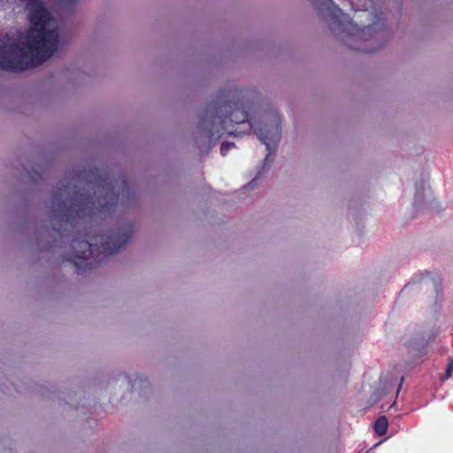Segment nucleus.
<instances>
[{
  "label": "nucleus",
  "mask_w": 453,
  "mask_h": 453,
  "mask_svg": "<svg viewBox=\"0 0 453 453\" xmlns=\"http://www.w3.org/2000/svg\"><path fill=\"white\" fill-rule=\"evenodd\" d=\"M364 14L367 15V16H370L372 13L371 12H368V10L367 8L365 9V11H363Z\"/></svg>",
  "instance_id": "obj_12"
},
{
  "label": "nucleus",
  "mask_w": 453,
  "mask_h": 453,
  "mask_svg": "<svg viewBox=\"0 0 453 453\" xmlns=\"http://www.w3.org/2000/svg\"><path fill=\"white\" fill-rule=\"evenodd\" d=\"M78 179L85 180L84 192L67 185L55 191L52 197L50 221L61 236L69 226L76 227L80 220L109 214L114 211L119 200L122 204H127L134 196L123 176L113 179L110 173H99L95 168L82 171Z\"/></svg>",
  "instance_id": "obj_2"
},
{
  "label": "nucleus",
  "mask_w": 453,
  "mask_h": 453,
  "mask_svg": "<svg viewBox=\"0 0 453 453\" xmlns=\"http://www.w3.org/2000/svg\"><path fill=\"white\" fill-rule=\"evenodd\" d=\"M311 2L324 18L330 21L334 32L339 31L358 40H368L367 35L371 36L373 26L358 27L349 19L348 14L334 4L333 0H311Z\"/></svg>",
  "instance_id": "obj_5"
},
{
  "label": "nucleus",
  "mask_w": 453,
  "mask_h": 453,
  "mask_svg": "<svg viewBox=\"0 0 453 453\" xmlns=\"http://www.w3.org/2000/svg\"><path fill=\"white\" fill-rule=\"evenodd\" d=\"M388 422L385 416H380L374 423V432L382 436L387 433Z\"/></svg>",
  "instance_id": "obj_7"
},
{
  "label": "nucleus",
  "mask_w": 453,
  "mask_h": 453,
  "mask_svg": "<svg viewBox=\"0 0 453 453\" xmlns=\"http://www.w3.org/2000/svg\"><path fill=\"white\" fill-rule=\"evenodd\" d=\"M247 108L242 90L235 88L220 90L216 100L208 105L199 120L197 130L200 136L197 137L196 142L198 143L199 139L203 137L210 143L226 133L235 134V126L247 123V133L253 129L254 134L266 146L268 154L265 161H267L274 151L273 147L276 146L280 138V118L275 113L261 124L256 125L249 120Z\"/></svg>",
  "instance_id": "obj_3"
},
{
  "label": "nucleus",
  "mask_w": 453,
  "mask_h": 453,
  "mask_svg": "<svg viewBox=\"0 0 453 453\" xmlns=\"http://www.w3.org/2000/svg\"><path fill=\"white\" fill-rule=\"evenodd\" d=\"M234 147V143L233 142H223L220 147V152L223 156H226L227 151L232 148Z\"/></svg>",
  "instance_id": "obj_9"
},
{
  "label": "nucleus",
  "mask_w": 453,
  "mask_h": 453,
  "mask_svg": "<svg viewBox=\"0 0 453 453\" xmlns=\"http://www.w3.org/2000/svg\"><path fill=\"white\" fill-rule=\"evenodd\" d=\"M452 372H453V357H450V362L448 365V368L446 370L444 376L442 377V380H446L449 379L451 377Z\"/></svg>",
  "instance_id": "obj_8"
},
{
  "label": "nucleus",
  "mask_w": 453,
  "mask_h": 453,
  "mask_svg": "<svg viewBox=\"0 0 453 453\" xmlns=\"http://www.w3.org/2000/svg\"><path fill=\"white\" fill-rule=\"evenodd\" d=\"M441 281H439V282L435 281L434 282V288H435L436 291H438V288H441Z\"/></svg>",
  "instance_id": "obj_10"
},
{
  "label": "nucleus",
  "mask_w": 453,
  "mask_h": 453,
  "mask_svg": "<svg viewBox=\"0 0 453 453\" xmlns=\"http://www.w3.org/2000/svg\"><path fill=\"white\" fill-rule=\"evenodd\" d=\"M41 0H0V69L36 67L58 50L59 32Z\"/></svg>",
  "instance_id": "obj_1"
},
{
  "label": "nucleus",
  "mask_w": 453,
  "mask_h": 453,
  "mask_svg": "<svg viewBox=\"0 0 453 453\" xmlns=\"http://www.w3.org/2000/svg\"><path fill=\"white\" fill-rule=\"evenodd\" d=\"M239 134H242V131H237L236 134L234 135H238Z\"/></svg>",
  "instance_id": "obj_13"
},
{
  "label": "nucleus",
  "mask_w": 453,
  "mask_h": 453,
  "mask_svg": "<svg viewBox=\"0 0 453 453\" xmlns=\"http://www.w3.org/2000/svg\"><path fill=\"white\" fill-rule=\"evenodd\" d=\"M255 182H256V180H255V179H254V180H252L248 184V187H247V188H252V187L254 186Z\"/></svg>",
  "instance_id": "obj_11"
},
{
  "label": "nucleus",
  "mask_w": 453,
  "mask_h": 453,
  "mask_svg": "<svg viewBox=\"0 0 453 453\" xmlns=\"http://www.w3.org/2000/svg\"><path fill=\"white\" fill-rule=\"evenodd\" d=\"M133 224L124 222L117 229L100 234H85L72 239L73 254L69 259L79 270L87 271L96 267L100 261L93 257V253L110 256L124 247L133 235Z\"/></svg>",
  "instance_id": "obj_4"
},
{
  "label": "nucleus",
  "mask_w": 453,
  "mask_h": 453,
  "mask_svg": "<svg viewBox=\"0 0 453 453\" xmlns=\"http://www.w3.org/2000/svg\"><path fill=\"white\" fill-rule=\"evenodd\" d=\"M371 26H373V30L372 31V34H371V36L367 35L369 37V39L367 41H370L372 39H373L376 32H375V27L377 26V22L373 20L372 24H370ZM349 38H353L354 41L356 42H359L358 39H355L353 36H349L348 35H346V37H343L342 40L345 41V43L351 49L353 50H358V51H361V52H365V53H372V52H374L375 50H377L379 49V47H375V48H362V47H358V46H355V45H352L349 42ZM365 40H364L365 42ZM361 42V40H360ZM363 42V40H362ZM380 48H382V45H380Z\"/></svg>",
  "instance_id": "obj_6"
}]
</instances>
